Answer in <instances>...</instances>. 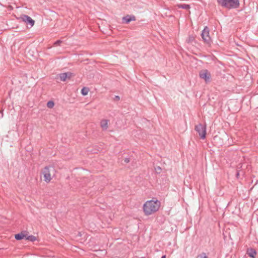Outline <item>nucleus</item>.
Masks as SVG:
<instances>
[{"instance_id": "obj_1", "label": "nucleus", "mask_w": 258, "mask_h": 258, "mask_svg": "<svg viewBox=\"0 0 258 258\" xmlns=\"http://www.w3.org/2000/svg\"><path fill=\"white\" fill-rule=\"evenodd\" d=\"M160 206V202L158 200L148 201L143 205V211L146 215H150L157 211Z\"/></svg>"}, {"instance_id": "obj_2", "label": "nucleus", "mask_w": 258, "mask_h": 258, "mask_svg": "<svg viewBox=\"0 0 258 258\" xmlns=\"http://www.w3.org/2000/svg\"><path fill=\"white\" fill-rule=\"evenodd\" d=\"M217 2L219 6L229 10L237 9L240 5L239 0H217Z\"/></svg>"}, {"instance_id": "obj_3", "label": "nucleus", "mask_w": 258, "mask_h": 258, "mask_svg": "<svg viewBox=\"0 0 258 258\" xmlns=\"http://www.w3.org/2000/svg\"><path fill=\"white\" fill-rule=\"evenodd\" d=\"M209 28L207 26H205L202 32L201 36L204 42L210 45L211 43V39L209 36Z\"/></svg>"}, {"instance_id": "obj_4", "label": "nucleus", "mask_w": 258, "mask_h": 258, "mask_svg": "<svg viewBox=\"0 0 258 258\" xmlns=\"http://www.w3.org/2000/svg\"><path fill=\"white\" fill-rule=\"evenodd\" d=\"M195 130L202 139H205L206 135V126L199 123L195 126Z\"/></svg>"}, {"instance_id": "obj_5", "label": "nucleus", "mask_w": 258, "mask_h": 258, "mask_svg": "<svg viewBox=\"0 0 258 258\" xmlns=\"http://www.w3.org/2000/svg\"><path fill=\"white\" fill-rule=\"evenodd\" d=\"M51 170H53V167L51 166H46L43 170V174L44 175V180L46 182H49L51 179V176L50 174Z\"/></svg>"}, {"instance_id": "obj_6", "label": "nucleus", "mask_w": 258, "mask_h": 258, "mask_svg": "<svg viewBox=\"0 0 258 258\" xmlns=\"http://www.w3.org/2000/svg\"><path fill=\"white\" fill-rule=\"evenodd\" d=\"M199 76L200 78L204 79L206 83L211 82V75L208 70L201 71L199 73Z\"/></svg>"}, {"instance_id": "obj_7", "label": "nucleus", "mask_w": 258, "mask_h": 258, "mask_svg": "<svg viewBox=\"0 0 258 258\" xmlns=\"http://www.w3.org/2000/svg\"><path fill=\"white\" fill-rule=\"evenodd\" d=\"M19 19L21 20L23 22L26 23V24L29 25L30 27L33 26L35 23V21L33 20L30 17L26 15H21Z\"/></svg>"}, {"instance_id": "obj_8", "label": "nucleus", "mask_w": 258, "mask_h": 258, "mask_svg": "<svg viewBox=\"0 0 258 258\" xmlns=\"http://www.w3.org/2000/svg\"><path fill=\"white\" fill-rule=\"evenodd\" d=\"M136 17L134 15H127L122 19V22L123 24H128L132 21H135Z\"/></svg>"}, {"instance_id": "obj_9", "label": "nucleus", "mask_w": 258, "mask_h": 258, "mask_svg": "<svg viewBox=\"0 0 258 258\" xmlns=\"http://www.w3.org/2000/svg\"><path fill=\"white\" fill-rule=\"evenodd\" d=\"M27 232L23 231L15 235V238L17 240H21L26 238Z\"/></svg>"}, {"instance_id": "obj_10", "label": "nucleus", "mask_w": 258, "mask_h": 258, "mask_svg": "<svg viewBox=\"0 0 258 258\" xmlns=\"http://www.w3.org/2000/svg\"><path fill=\"white\" fill-rule=\"evenodd\" d=\"M247 254L249 256L252 258H254L256 254V251L253 248L247 249Z\"/></svg>"}, {"instance_id": "obj_11", "label": "nucleus", "mask_w": 258, "mask_h": 258, "mask_svg": "<svg viewBox=\"0 0 258 258\" xmlns=\"http://www.w3.org/2000/svg\"><path fill=\"white\" fill-rule=\"evenodd\" d=\"M100 126L103 131L106 130L108 128V120H102L100 122Z\"/></svg>"}, {"instance_id": "obj_12", "label": "nucleus", "mask_w": 258, "mask_h": 258, "mask_svg": "<svg viewBox=\"0 0 258 258\" xmlns=\"http://www.w3.org/2000/svg\"><path fill=\"white\" fill-rule=\"evenodd\" d=\"M177 7L178 8L183 9L185 10H188L190 8V6L189 5L185 4H180L177 5Z\"/></svg>"}, {"instance_id": "obj_13", "label": "nucleus", "mask_w": 258, "mask_h": 258, "mask_svg": "<svg viewBox=\"0 0 258 258\" xmlns=\"http://www.w3.org/2000/svg\"><path fill=\"white\" fill-rule=\"evenodd\" d=\"M68 74L66 73H61L59 74V79L62 81H65L68 78Z\"/></svg>"}, {"instance_id": "obj_14", "label": "nucleus", "mask_w": 258, "mask_h": 258, "mask_svg": "<svg viewBox=\"0 0 258 258\" xmlns=\"http://www.w3.org/2000/svg\"><path fill=\"white\" fill-rule=\"evenodd\" d=\"M244 175V172L243 171L237 169L236 172V177L237 179H239L240 178V176H243Z\"/></svg>"}, {"instance_id": "obj_15", "label": "nucleus", "mask_w": 258, "mask_h": 258, "mask_svg": "<svg viewBox=\"0 0 258 258\" xmlns=\"http://www.w3.org/2000/svg\"><path fill=\"white\" fill-rule=\"evenodd\" d=\"M89 91V89L88 87H83L81 90V94L83 96L87 95Z\"/></svg>"}, {"instance_id": "obj_16", "label": "nucleus", "mask_w": 258, "mask_h": 258, "mask_svg": "<svg viewBox=\"0 0 258 258\" xmlns=\"http://www.w3.org/2000/svg\"><path fill=\"white\" fill-rule=\"evenodd\" d=\"M26 239L28 240L31 242H34L36 240V237L33 235L27 236V234Z\"/></svg>"}, {"instance_id": "obj_17", "label": "nucleus", "mask_w": 258, "mask_h": 258, "mask_svg": "<svg viewBox=\"0 0 258 258\" xmlns=\"http://www.w3.org/2000/svg\"><path fill=\"white\" fill-rule=\"evenodd\" d=\"M196 258H208V257L205 252H202L198 254Z\"/></svg>"}, {"instance_id": "obj_18", "label": "nucleus", "mask_w": 258, "mask_h": 258, "mask_svg": "<svg viewBox=\"0 0 258 258\" xmlns=\"http://www.w3.org/2000/svg\"><path fill=\"white\" fill-rule=\"evenodd\" d=\"M195 38L194 36L190 35L188 36V38L186 40V42L188 43H192L195 40Z\"/></svg>"}, {"instance_id": "obj_19", "label": "nucleus", "mask_w": 258, "mask_h": 258, "mask_svg": "<svg viewBox=\"0 0 258 258\" xmlns=\"http://www.w3.org/2000/svg\"><path fill=\"white\" fill-rule=\"evenodd\" d=\"M54 105V103L52 101H49L47 103V106L49 108H52Z\"/></svg>"}, {"instance_id": "obj_20", "label": "nucleus", "mask_w": 258, "mask_h": 258, "mask_svg": "<svg viewBox=\"0 0 258 258\" xmlns=\"http://www.w3.org/2000/svg\"><path fill=\"white\" fill-rule=\"evenodd\" d=\"M156 172L158 174H159L162 171V168L160 166H157L155 168Z\"/></svg>"}, {"instance_id": "obj_21", "label": "nucleus", "mask_w": 258, "mask_h": 258, "mask_svg": "<svg viewBox=\"0 0 258 258\" xmlns=\"http://www.w3.org/2000/svg\"><path fill=\"white\" fill-rule=\"evenodd\" d=\"M62 43V41H61L60 40H58L57 41H56L54 43V46H58V45H60V44Z\"/></svg>"}, {"instance_id": "obj_22", "label": "nucleus", "mask_w": 258, "mask_h": 258, "mask_svg": "<svg viewBox=\"0 0 258 258\" xmlns=\"http://www.w3.org/2000/svg\"><path fill=\"white\" fill-rule=\"evenodd\" d=\"M113 100L115 101H118L120 100V97L118 95L115 96V97L113 98Z\"/></svg>"}, {"instance_id": "obj_23", "label": "nucleus", "mask_w": 258, "mask_h": 258, "mask_svg": "<svg viewBox=\"0 0 258 258\" xmlns=\"http://www.w3.org/2000/svg\"><path fill=\"white\" fill-rule=\"evenodd\" d=\"M130 161V159L129 158H125L124 160V162L125 163H129Z\"/></svg>"}, {"instance_id": "obj_24", "label": "nucleus", "mask_w": 258, "mask_h": 258, "mask_svg": "<svg viewBox=\"0 0 258 258\" xmlns=\"http://www.w3.org/2000/svg\"><path fill=\"white\" fill-rule=\"evenodd\" d=\"M67 74H68V78L70 79L72 77V73L71 72H67Z\"/></svg>"}, {"instance_id": "obj_25", "label": "nucleus", "mask_w": 258, "mask_h": 258, "mask_svg": "<svg viewBox=\"0 0 258 258\" xmlns=\"http://www.w3.org/2000/svg\"><path fill=\"white\" fill-rule=\"evenodd\" d=\"M161 258H166V255H164Z\"/></svg>"}]
</instances>
